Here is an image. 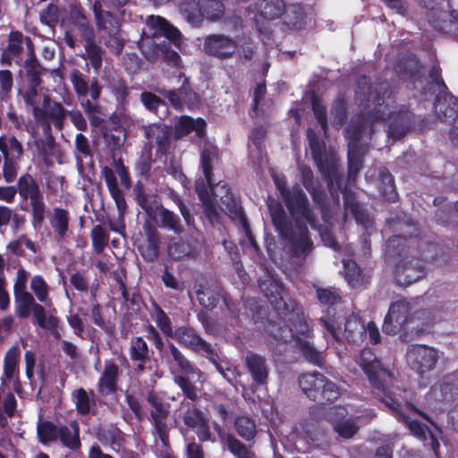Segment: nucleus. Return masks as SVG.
Segmentation results:
<instances>
[{
	"label": "nucleus",
	"mask_w": 458,
	"mask_h": 458,
	"mask_svg": "<svg viewBox=\"0 0 458 458\" xmlns=\"http://www.w3.org/2000/svg\"><path fill=\"white\" fill-rule=\"evenodd\" d=\"M92 243L98 253L103 251L108 242V233L101 225H96L91 232Z\"/></svg>",
	"instance_id": "nucleus-51"
},
{
	"label": "nucleus",
	"mask_w": 458,
	"mask_h": 458,
	"mask_svg": "<svg viewBox=\"0 0 458 458\" xmlns=\"http://www.w3.org/2000/svg\"><path fill=\"white\" fill-rule=\"evenodd\" d=\"M259 288L278 311L288 310L286 303V293L278 280L271 276H266L259 280Z\"/></svg>",
	"instance_id": "nucleus-14"
},
{
	"label": "nucleus",
	"mask_w": 458,
	"mask_h": 458,
	"mask_svg": "<svg viewBox=\"0 0 458 458\" xmlns=\"http://www.w3.org/2000/svg\"><path fill=\"white\" fill-rule=\"evenodd\" d=\"M244 363L256 385H267L269 375V366L265 357L254 352H249L244 359Z\"/></svg>",
	"instance_id": "nucleus-18"
},
{
	"label": "nucleus",
	"mask_w": 458,
	"mask_h": 458,
	"mask_svg": "<svg viewBox=\"0 0 458 458\" xmlns=\"http://www.w3.org/2000/svg\"><path fill=\"white\" fill-rule=\"evenodd\" d=\"M130 357L131 360L139 362H145L148 360V344L141 337H136L131 340Z\"/></svg>",
	"instance_id": "nucleus-42"
},
{
	"label": "nucleus",
	"mask_w": 458,
	"mask_h": 458,
	"mask_svg": "<svg viewBox=\"0 0 458 458\" xmlns=\"http://www.w3.org/2000/svg\"><path fill=\"white\" fill-rule=\"evenodd\" d=\"M137 202L150 218H156V212L160 204L152 197L140 193L137 196Z\"/></svg>",
	"instance_id": "nucleus-54"
},
{
	"label": "nucleus",
	"mask_w": 458,
	"mask_h": 458,
	"mask_svg": "<svg viewBox=\"0 0 458 458\" xmlns=\"http://www.w3.org/2000/svg\"><path fill=\"white\" fill-rule=\"evenodd\" d=\"M223 12L224 7L220 0H206V4L203 7V19L216 21L222 16Z\"/></svg>",
	"instance_id": "nucleus-50"
},
{
	"label": "nucleus",
	"mask_w": 458,
	"mask_h": 458,
	"mask_svg": "<svg viewBox=\"0 0 458 458\" xmlns=\"http://www.w3.org/2000/svg\"><path fill=\"white\" fill-rule=\"evenodd\" d=\"M343 335L350 343L359 344L363 342L365 326L360 322L357 315H352L346 318Z\"/></svg>",
	"instance_id": "nucleus-26"
},
{
	"label": "nucleus",
	"mask_w": 458,
	"mask_h": 458,
	"mask_svg": "<svg viewBox=\"0 0 458 458\" xmlns=\"http://www.w3.org/2000/svg\"><path fill=\"white\" fill-rule=\"evenodd\" d=\"M29 47L30 58L26 61V68L29 76L30 77V88L24 94V100L28 106L32 109L35 120H43L44 112L42 107L48 99V97L41 92H38L37 87L40 83L38 65L35 60V55L31 48V41L29 38H26Z\"/></svg>",
	"instance_id": "nucleus-10"
},
{
	"label": "nucleus",
	"mask_w": 458,
	"mask_h": 458,
	"mask_svg": "<svg viewBox=\"0 0 458 458\" xmlns=\"http://www.w3.org/2000/svg\"><path fill=\"white\" fill-rule=\"evenodd\" d=\"M16 314L20 318H28L32 311L35 312V306H40L35 301V297L30 293H22L14 295Z\"/></svg>",
	"instance_id": "nucleus-35"
},
{
	"label": "nucleus",
	"mask_w": 458,
	"mask_h": 458,
	"mask_svg": "<svg viewBox=\"0 0 458 458\" xmlns=\"http://www.w3.org/2000/svg\"><path fill=\"white\" fill-rule=\"evenodd\" d=\"M58 19V7L53 4H48L46 9L40 12V21L49 27H55Z\"/></svg>",
	"instance_id": "nucleus-60"
},
{
	"label": "nucleus",
	"mask_w": 458,
	"mask_h": 458,
	"mask_svg": "<svg viewBox=\"0 0 458 458\" xmlns=\"http://www.w3.org/2000/svg\"><path fill=\"white\" fill-rule=\"evenodd\" d=\"M30 288L38 301L45 304H48L50 302V286L47 284L43 276L39 275L32 276L30 283Z\"/></svg>",
	"instance_id": "nucleus-39"
},
{
	"label": "nucleus",
	"mask_w": 458,
	"mask_h": 458,
	"mask_svg": "<svg viewBox=\"0 0 458 458\" xmlns=\"http://www.w3.org/2000/svg\"><path fill=\"white\" fill-rule=\"evenodd\" d=\"M298 434L312 443L320 441L325 436L324 430L313 421L302 423L301 425V431Z\"/></svg>",
	"instance_id": "nucleus-44"
},
{
	"label": "nucleus",
	"mask_w": 458,
	"mask_h": 458,
	"mask_svg": "<svg viewBox=\"0 0 458 458\" xmlns=\"http://www.w3.org/2000/svg\"><path fill=\"white\" fill-rule=\"evenodd\" d=\"M38 434L41 442L47 443L58 439L59 428L50 422H43L38 427Z\"/></svg>",
	"instance_id": "nucleus-53"
},
{
	"label": "nucleus",
	"mask_w": 458,
	"mask_h": 458,
	"mask_svg": "<svg viewBox=\"0 0 458 458\" xmlns=\"http://www.w3.org/2000/svg\"><path fill=\"white\" fill-rule=\"evenodd\" d=\"M439 93L436 98L435 111L438 118L446 123L453 122L458 116V99L445 91L443 81L436 80L432 83Z\"/></svg>",
	"instance_id": "nucleus-12"
},
{
	"label": "nucleus",
	"mask_w": 458,
	"mask_h": 458,
	"mask_svg": "<svg viewBox=\"0 0 458 458\" xmlns=\"http://www.w3.org/2000/svg\"><path fill=\"white\" fill-rule=\"evenodd\" d=\"M206 123L203 119H192L190 116H181L175 125V135L177 138L183 137L191 131H194L198 137L204 135Z\"/></svg>",
	"instance_id": "nucleus-25"
},
{
	"label": "nucleus",
	"mask_w": 458,
	"mask_h": 458,
	"mask_svg": "<svg viewBox=\"0 0 458 458\" xmlns=\"http://www.w3.org/2000/svg\"><path fill=\"white\" fill-rule=\"evenodd\" d=\"M204 49L208 55L227 58L235 53L237 44L227 36L213 34L206 38Z\"/></svg>",
	"instance_id": "nucleus-15"
},
{
	"label": "nucleus",
	"mask_w": 458,
	"mask_h": 458,
	"mask_svg": "<svg viewBox=\"0 0 458 458\" xmlns=\"http://www.w3.org/2000/svg\"><path fill=\"white\" fill-rule=\"evenodd\" d=\"M259 15L268 20L281 16L285 11L284 3L282 0H264Z\"/></svg>",
	"instance_id": "nucleus-41"
},
{
	"label": "nucleus",
	"mask_w": 458,
	"mask_h": 458,
	"mask_svg": "<svg viewBox=\"0 0 458 458\" xmlns=\"http://www.w3.org/2000/svg\"><path fill=\"white\" fill-rule=\"evenodd\" d=\"M160 219L164 228L173 231L174 233L180 234L183 231L180 218L174 212L165 208L162 205L158 207L156 212V218Z\"/></svg>",
	"instance_id": "nucleus-33"
},
{
	"label": "nucleus",
	"mask_w": 458,
	"mask_h": 458,
	"mask_svg": "<svg viewBox=\"0 0 458 458\" xmlns=\"http://www.w3.org/2000/svg\"><path fill=\"white\" fill-rule=\"evenodd\" d=\"M103 174L107 188L110 191L112 198L115 201L117 209L120 213V216L122 217L126 208V203L123 198V194L118 187L116 178L113 170L109 167H105L103 170Z\"/></svg>",
	"instance_id": "nucleus-29"
},
{
	"label": "nucleus",
	"mask_w": 458,
	"mask_h": 458,
	"mask_svg": "<svg viewBox=\"0 0 458 458\" xmlns=\"http://www.w3.org/2000/svg\"><path fill=\"white\" fill-rule=\"evenodd\" d=\"M70 216L65 209L55 208L50 216V225L57 240L64 239L69 229Z\"/></svg>",
	"instance_id": "nucleus-28"
},
{
	"label": "nucleus",
	"mask_w": 458,
	"mask_h": 458,
	"mask_svg": "<svg viewBox=\"0 0 458 458\" xmlns=\"http://www.w3.org/2000/svg\"><path fill=\"white\" fill-rule=\"evenodd\" d=\"M347 411L344 407H332L327 412L328 420L334 430L343 438H352L359 430V427L352 419H345Z\"/></svg>",
	"instance_id": "nucleus-13"
},
{
	"label": "nucleus",
	"mask_w": 458,
	"mask_h": 458,
	"mask_svg": "<svg viewBox=\"0 0 458 458\" xmlns=\"http://www.w3.org/2000/svg\"><path fill=\"white\" fill-rule=\"evenodd\" d=\"M191 247L184 242H174L168 246V253L174 259H182L191 254Z\"/></svg>",
	"instance_id": "nucleus-55"
},
{
	"label": "nucleus",
	"mask_w": 458,
	"mask_h": 458,
	"mask_svg": "<svg viewBox=\"0 0 458 458\" xmlns=\"http://www.w3.org/2000/svg\"><path fill=\"white\" fill-rule=\"evenodd\" d=\"M197 299L203 307L213 309L218 301V295L210 289H200L197 292Z\"/></svg>",
	"instance_id": "nucleus-59"
},
{
	"label": "nucleus",
	"mask_w": 458,
	"mask_h": 458,
	"mask_svg": "<svg viewBox=\"0 0 458 458\" xmlns=\"http://www.w3.org/2000/svg\"><path fill=\"white\" fill-rule=\"evenodd\" d=\"M175 384L179 386V387L183 392L184 395L194 401L198 398V390L196 386L190 381L189 377L182 375H176L174 377Z\"/></svg>",
	"instance_id": "nucleus-52"
},
{
	"label": "nucleus",
	"mask_w": 458,
	"mask_h": 458,
	"mask_svg": "<svg viewBox=\"0 0 458 458\" xmlns=\"http://www.w3.org/2000/svg\"><path fill=\"white\" fill-rule=\"evenodd\" d=\"M58 439L64 445L70 449H77L81 445L79 439V426L76 421H72L67 427H60Z\"/></svg>",
	"instance_id": "nucleus-34"
},
{
	"label": "nucleus",
	"mask_w": 458,
	"mask_h": 458,
	"mask_svg": "<svg viewBox=\"0 0 458 458\" xmlns=\"http://www.w3.org/2000/svg\"><path fill=\"white\" fill-rule=\"evenodd\" d=\"M317 294L319 301L324 304L333 305L341 299L338 291L334 288H319L317 290Z\"/></svg>",
	"instance_id": "nucleus-64"
},
{
	"label": "nucleus",
	"mask_w": 458,
	"mask_h": 458,
	"mask_svg": "<svg viewBox=\"0 0 458 458\" xmlns=\"http://www.w3.org/2000/svg\"><path fill=\"white\" fill-rule=\"evenodd\" d=\"M33 315L38 326L43 329H54L58 325V318L53 314H47L42 305L35 306Z\"/></svg>",
	"instance_id": "nucleus-46"
},
{
	"label": "nucleus",
	"mask_w": 458,
	"mask_h": 458,
	"mask_svg": "<svg viewBox=\"0 0 458 458\" xmlns=\"http://www.w3.org/2000/svg\"><path fill=\"white\" fill-rule=\"evenodd\" d=\"M206 0H183L180 5V12L191 24L197 26L203 20V7Z\"/></svg>",
	"instance_id": "nucleus-27"
},
{
	"label": "nucleus",
	"mask_w": 458,
	"mask_h": 458,
	"mask_svg": "<svg viewBox=\"0 0 458 458\" xmlns=\"http://www.w3.org/2000/svg\"><path fill=\"white\" fill-rule=\"evenodd\" d=\"M302 182L305 188L313 195L314 200L319 199L320 191L317 189L316 181L314 180L311 170L308 167L301 168Z\"/></svg>",
	"instance_id": "nucleus-58"
},
{
	"label": "nucleus",
	"mask_w": 458,
	"mask_h": 458,
	"mask_svg": "<svg viewBox=\"0 0 458 458\" xmlns=\"http://www.w3.org/2000/svg\"><path fill=\"white\" fill-rule=\"evenodd\" d=\"M71 82L80 97H86L89 94V84L83 78V75L78 72L73 71L71 74Z\"/></svg>",
	"instance_id": "nucleus-62"
},
{
	"label": "nucleus",
	"mask_w": 458,
	"mask_h": 458,
	"mask_svg": "<svg viewBox=\"0 0 458 458\" xmlns=\"http://www.w3.org/2000/svg\"><path fill=\"white\" fill-rule=\"evenodd\" d=\"M379 191L381 195L386 200L394 201L397 197V193L395 191V188L394 185L393 177L386 171H382L380 173Z\"/></svg>",
	"instance_id": "nucleus-45"
},
{
	"label": "nucleus",
	"mask_w": 458,
	"mask_h": 458,
	"mask_svg": "<svg viewBox=\"0 0 458 458\" xmlns=\"http://www.w3.org/2000/svg\"><path fill=\"white\" fill-rule=\"evenodd\" d=\"M18 192L22 199H30V200L42 196L36 181L28 174L19 179Z\"/></svg>",
	"instance_id": "nucleus-38"
},
{
	"label": "nucleus",
	"mask_w": 458,
	"mask_h": 458,
	"mask_svg": "<svg viewBox=\"0 0 458 458\" xmlns=\"http://www.w3.org/2000/svg\"><path fill=\"white\" fill-rule=\"evenodd\" d=\"M148 402L152 407L151 417L155 425L156 431L162 441L163 445H166L167 436L165 432V419L168 411L161 402V400L154 394L148 395Z\"/></svg>",
	"instance_id": "nucleus-19"
},
{
	"label": "nucleus",
	"mask_w": 458,
	"mask_h": 458,
	"mask_svg": "<svg viewBox=\"0 0 458 458\" xmlns=\"http://www.w3.org/2000/svg\"><path fill=\"white\" fill-rule=\"evenodd\" d=\"M145 135L150 142H155L160 148H163L168 141L169 131L164 125L152 124L146 128Z\"/></svg>",
	"instance_id": "nucleus-40"
},
{
	"label": "nucleus",
	"mask_w": 458,
	"mask_h": 458,
	"mask_svg": "<svg viewBox=\"0 0 458 458\" xmlns=\"http://www.w3.org/2000/svg\"><path fill=\"white\" fill-rule=\"evenodd\" d=\"M69 21L76 28L83 40H91L96 38L95 30L87 16L80 6L72 4L69 9Z\"/></svg>",
	"instance_id": "nucleus-20"
},
{
	"label": "nucleus",
	"mask_w": 458,
	"mask_h": 458,
	"mask_svg": "<svg viewBox=\"0 0 458 458\" xmlns=\"http://www.w3.org/2000/svg\"><path fill=\"white\" fill-rule=\"evenodd\" d=\"M182 420L187 427L195 428L206 419L199 409L192 407L184 413Z\"/></svg>",
	"instance_id": "nucleus-63"
},
{
	"label": "nucleus",
	"mask_w": 458,
	"mask_h": 458,
	"mask_svg": "<svg viewBox=\"0 0 458 458\" xmlns=\"http://www.w3.org/2000/svg\"><path fill=\"white\" fill-rule=\"evenodd\" d=\"M172 337L197 352L213 354L211 345L196 335L192 328L187 327H179L174 331Z\"/></svg>",
	"instance_id": "nucleus-17"
},
{
	"label": "nucleus",
	"mask_w": 458,
	"mask_h": 458,
	"mask_svg": "<svg viewBox=\"0 0 458 458\" xmlns=\"http://www.w3.org/2000/svg\"><path fill=\"white\" fill-rule=\"evenodd\" d=\"M360 366L367 374L372 386L383 392L381 401L391 409L399 420H403L413 436L421 439H429V445L437 454L439 443L433 433L425 426L418 422L413 416L425 415L416 409L412 404L405 403L403 404V394L404 391L395 386H389L392 381V375L386 369L382 368L379 360L369 349H363L360 354Z\"/></svg>",
	"instance_id": "nucleus-1"
},
{
	"label": "nucleus",
	"mask_w": 458,
	"mask_h": 458,
	"mask_svg": "<svg viewBox=\"0 0 458 458\" xmlns=\"http://www.w3.org/2000/svg\"><path fill=\"white\" fill-rule=\"evenodd\" d=\"M323 382L325 377L319 372L303 374L299 379L302 391L313 399L317 398V393L320 391Z\"/></svg>",
	"instance_id": "nucleus-30"
},
{
	"label": "nucleus",
	"mask_w": 458,
	"mask_h": 458,
	"mask_svg": "<svg viewBox=\"0 0 458 458\" xmlns=\"http://www.w3.org/2000/svg\"><path fill=\"white\" fill-rule=\"evenodd\" d=\"M269 211L276 229L282 236L288 240L293 255L301 257L310 253L312 249V242L309 237L308 228L304 225L288 228L286 226L285 212L279 203L270 204Z\"/></svg>",
	"instance_id": "nucleus-7"
},
{
	"label": "nucleus",
	"mask_w": 458,
	"mask_h": 458,
	"mask_svg": "<svg viewBox=\"0 0 458 458\" xmlns=\"http://www.w3.org/2000/svg\"><path fill=\"white\" fill-rule=\"evenodd\" d=\"M235 429L240 437L247 441L254 438L256 434V425L248 417H239L235 420Z\"/></svg>",
	"instance_id": "nucleus-43"
},
{
	"label": "nucleus",
	"mask_w": 458,
	"mask_h": 458,
	"mask_svg": "<svg viewBox=\"0 0 458 458\" xmlns=\"http://www.w3.org/2000/svg\"><path fill=\"white\" fill-rule=\"evenodd\" d=\"M272 177L291 216L297 223L305 222L314 227V214L309 206L307 196L302 190L297 185L288 189L285 177L281 174L273 173Z\"/></svg>",
	"instance_id": "nucleus-8"
},
{
	"label": "nucleus",
	"mask_w": 458,
	"mask_h": 458,
	"mask_svg": "<svg viewBox=\"0 0 458 458\" xmlns=\"http://www.w3.org/2000/svg\"><path fill=\"white\" fill-rule=\"evenodd\" d=\"M438 358V352L428 345H411L406 353L409 366L420 375L434 369Z\"/></svg>",
	"instance_id": "nucleus-11"
},
{
	"label": "nucleus",
	"mask_w": 458,
	"mask_h": 458,
	"mask_svg": "<svg viewBox=\"0 0 458 458\" xmlns=\"http://www.w3.org/2000/svg\"><path fill=\"white\" fill-rule=\"evenodd\" d=\"M385 84H380L376 92L371 91L368 78L361 77L357 83L356 100L360 107V114L354 117L346 129L348 143V157L350 169L359 171L358 143L363 137H369L374 131V126L390 117L389 101L386 102L385 95L380 97L378 90L386 89ZM386 94V92L384 93Z\"/></svg>",
	"instance_id": "nucleus-2"
},
{
	"label": "nucleus",
	"mask_w": 458,
	"mask_h": 458,
	"mask_svg": "<svg viewBox=\"0 0 458 458\" xmlns=\"http://www.w3.org/2000/svg\"><path fill=\"white\" fill-rule=\"evenodd\" d=\"M168 350L174 362V365L177 366L180 372L185 374L188 377L191 375H195L197 376L198 381H202L203 373L197 367L193 366L191 361L173 344L168 345Z\"/></svg>",
	"instance_id": "nucleus-24"
},
{
	"label": "nucleus",
	"mask_w": 458,
	"mask_h": 458,
	"mask_svg": "<svg viewBox=\"0 0 458 458\" xmlns=\"http://www.w3.org/2000/svg\"><path fill=\"white\" fill-rule=\"evenodd\" d=\"M293 321V327L273 326L270 334L271 339L268 344L275 352L281 353V346L289 340L295 338L296 346L301 352L304 358L310 363L321 366L323 362L322 353L318 352L308 340L310 326L304 317L299 314H292L289 318Z\"/></svg>",
	"instance_id": "nucleus-4"
},
{
	"label": "nucleus",
	"mask_w": 458,
	"mask_h": 458,
	"mask_svg": "<svg viewBox=\"0 0 458 458\" xmlns=\"http://www.w3.org/2000/svg\"><path fill=\"white\" fill-rule=\"evenodd\" d=\"M217 150L214 146H206L201 151L200 156V167L202 169L204 179L199 178L195 182L196 191L205 205L206 215L210 221L218 220V212L216 208L217 198H219L222 204L226 206L230 213H234L244 225L246 234L250 245L258 251L259 248L253 237L249 232L244 218L237 208L235 201L233 199L232 193L225 183H217L216 187L212 185V163L216 157Z\"/></svg>",
	"instance_id": "nucleus-3"
},
{
	"label": "nucleus",
	"mask_w": 458,
	"mask_h": 458,
	"mask_svg": "<svg viewBox=\"0 0 458 458\" xmlns=\"http://www.w3.org/2000/svg\"><path fill=\"white\" fill-rule=\"evenodd\" d=\"M386 251L388 259H394L395 253L399 257L394 271L396 284L408 286L421 276L420 267L406 256L405 240L403 237L396 235L390 238L386 242Z\"/></svg>",
	"instance_id": "nucleus-9"
},
{
	"label": "nucleus",
	"mask_w": 458,
	"mask_h": 458,
	"mask_svg": "<svg viewBox=\"0 0 458 458\" xmlns=\"http://www.w3.org/2000/svg\"><path fill=\"white\" fill-rule=\"evenodd\" d=\"M72 400L77 411L82 414H89L95 406L94 394L86 392L83 388H79L72 393Z\"/></svg>",
	"instance_id": "nucleus-36"
},
{
	"label": "nucleus",
	"mask_w": 458,
	"mask_h": 458,
	"mask_svg": "<svg viewBox=\"0 0 458 458\" xmlns=\"http://www.w3.org/2000/svg\"><path fill=\"white\" fill-rule=\"evenodd\" d=\"M19 356V350L15 346L12 347L5 354L3 377V383L4 385L11 382L15 384Z\"/></svg>",
	"instance_id": "nucleus-31"
},
{
	"label": "nucleus",
	"mask_w": 458,
	"mask_h": 458,
	"mask_svg": "<svg viewBox=\"0 0 458 458\" xmlns=\"http://www.w3.org/2000/svg\"><path fill=\"white\" fill-rule=\"evenodd\" d=\"M146 22L148 30L145 31V34H148L154 38L164 37L165 38L159 46H156L154 51L147 49L148 46L154 44L148 39H143L141 47L144 55L148 60H155L161 55L167 64L179 66L181 57L176 51L172 50L170 47L171 43L177 48L181 47L180 31L160 16L149 15Z\"/></svg>",
	"instance_id": "nucleus-5"
},
{
	"label": "nucleus",
	"mask_w": 458,
	"mask_h": 458,
	"mask_svg": "<svg viewBox=\"0 0 458 458\" xmlns=\"http://www.w3.org/2000/svg\"><path fill=\"white\" fill-rule=\"evenodd\" d=\"M332 123L341 126L346 117L345 103L342 98L335 100L331 109Z\"/></svg>",
	"instance_id": "nucleus-56"
},
{
	"label": "nucleus",
	"mask_w": 458,
	"mask_h": 458,
	"mask_svg": "<svg viewBox=\"0 0 458 458\" xmlns=\"http://www.w3.org/2000/svg\"><path fill=\"white\" fill-rule=\"evenodd\" d=\"M144 232L148 242V257L152 259L157 256L159 246V234L156 228L152 227L150 224L144 225Z\"/></svg>",
	"instance_id": "nucleus-48"
},
{
	"label": "nucleus",
	"mask_w": 458,
	"mask_h": 458,
	"mask_svg": "<svg viewBox=\"0 0 458 458\" xmlns=\"http://www.w3.org/2000/svg\"><path fill=\"white\" fill-rule=\"evenodd\" d=\"M430 394L437 402L451 401L458 396V370L439 379L431 388Z\"/></svg>",
	"instance_id": "nucleus-16"
},
{
	"label": "nucleus",
	"mask_w": 458,
	"mask_h": 458,
	"mask_svg": "<svg viewBox=\"0 0 458 458\" xmlns=\"http://www.w3.org/2000/svg\"><path fill=\"white\" fill-rule=\"evenodd\" d=\"M0 151L5 159L16 160L22 155L21 144L14 137H0Z\"/></svg>",
	"instance_id": "nucleus-37"
},
{
	"label": "nucleus",
	"mask_w": 458,
	"mask_h": 458,
	"mask_svg": "<svg viewBox=\"0 0 458 458\" xmlns=\"http://www.w3.org/2000/svg\"><path fill=\"white\" fill-rule=\"evenodd\" d=\"M91 8L98 30H105L108 35H116L119 30L118 21L109 12L102 10L100 1H95Z\"/></svg>",
	"instance_id": "nucleus-23"
},
{
	"label": "nucleus",
	"mask_w": 458,
	"mask_h": 458,
	"mask_svg": "<svg viewBox=\"0 0 458 458\" xmlns=\"http://www.w3.org/2000/svg\"><path fill=\"white\" fill-rule=\"evenodd\" d=\"M411 306L405 300H398L391 303L385 318L383 332L387 335H396L402 331H424L434 319L426 310L418 311L410 315Z\"/></svg>",
	"instance_id": "nucleus-6"
},
{
	"label": "nucleus",
	"mask_w": 458,
	"mask_h": 458,
	"mask_svg": "<svg viewBox=\"0 0 458 458\" xmlns=\"http://www.w3.org/2000/svg\"><path fill=\"white\" fill-rule=\"evenodd\" d=\"M119 368L113 360H106L104 370L98 379V389L102 395H108L116 391Z\"/></svg>",
	"instance_id": "nucleus-22"
},
{
	"label": "nucleus",
	"mask_w": 458,
	"mask_h": 458,
	"mask_svg": "<svg viewBox=\"0 0 458 458\" xmlns=\"http://www.w3.org/2000/svg\"><path fill=\"white\" fill-rule=\"evenodd\" d=\"M345 279L352 286H356L360 280V272L356 263L352 260H344Z\"/></svg>",
	"instance_id": "nucleus-57"
},
{
	"label": "nucleus",
	"mask_w": 458,
	"mask_h": 458,
	"mask_svg": "<svg viewBox=\"0 0 458 458\" xmlns=\"http://www.w3.org/2000/svg\"><path fill=\"white\" fill-rule=\"evenodd\" d=\"M22 245H25L32 253L37 252L34 242L25 234H21L18 238L11 241L7 245V250L16 256H23L24 250Z\"/></svg>",
	"instance_id": "nucleus-47"
},
{
	"label": "nucleus",
	"mask_w": 458,
	"mask_h": 458,
	"mask_svg": "<svg viewBox=\"0 0 458 458\" xmlns=\"http://www.w3.org/2000/svg\"><path fill=\"white\" fill-rule=\"evenodd\" d=\"M226 446L238 458H253V454L235 437H227Z\"/></svg>",
	"instance_id": "nucleus-49"
},
{
	"label": "nucleus",
	"mask_w": 458,
	"mask_h": 458,
	"mask_svg": "<svg viewBox=\"0 0 458 458\" xmlns=\"http://www.w3.org/2000/svg\"><path fill=\"white\" fill-rule=\"evenodd\" d=\"M42 110L44 112V119L36 120L38 123L42 124L46 130H49L50 125L48 121L51 120L55 127L62 129L64 120L66 116V111L60 103L52 101L48 98Z\"/></svg>",
	"instance_id": "nucleus-21"
},
{
	"label": "nucleus",
	"mask_w": 458,
	"mask_h": 458,
	"mask_svg": "<svg viewBox=\"0 0 458 458\" xmlns=\"http://www.w3.org/2000/svg\"><path fill=\"white\" fill-rule=\"evenodd\" d=\"M307 136L311 148L312 156L318 164L322 162V153L324 150V144L320 142L316 137L315 132L309 129Z\"/></svg>",
	"instance_id": "nucleus-61"
},
{
	"label": "nucleus",
	"mask_w": 458,
	"mask_h": 458,
	"mask_svg": "<svg viewBox=\"0 0 458 458\" xmlns=\"http://www.w3.org/2000/svg\"><path fill=\"white\" fill-rule=\"evenodd\" d=\"M164 97L166 98L170 104L176 109H181L182 104L193 105L197 96L192 93L189 89L183 87L177 91L166 90L164 92Z\"/></svg>",
	"instance_id": "nucleus-32"
}]
</instances>
